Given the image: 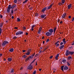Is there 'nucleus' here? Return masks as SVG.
<instances>
[{
	"label": "nucleus",
	"instance_id": "10",
	"mask_svg": "<svg viewBox=\"0 0 74 74\" xmlns=\"http://www.w3.org/2000/svg\"><path fill=\"white\" fill-rule=\"evenodd\" d=\"M66 13H65L62 15V18H66Z\"/></svg>",
	"mask_w": 74,
	"mask_h": 74
},
{
	"label": "nucleus",
	"instance_id": "42",
	"mask_svg": "<svg viewBox=\"0 0 74 74\" xmlns=\"http://www.w3.org/2000/svg\"><path fill=\"white\" fill-rule=\"evenodd\" d=\"M49 41V39H47L46 40V42H48Z\"/></svg>",
	"mask_w": 74,
	"mask_h": 74
},
{
	"label": "nucleus",
	"instance_id": "3",
	"mask_svg": "<svg viewBox=\"0 0 74 74\" xmlns=\"http://www.w3.org/2000/svg\"><path fill=\"white\" fill-rule=\"evenodd\" d=\"M23 33V32H22L21 31H19V32H17L16 33V35L17 36L18 35H19L20 34H22Z\"/></svg>",
	"mask_w": 74,
	"mask_h": 74
},
{
	"label": "nucleus",
	"instance_id": "35",
	"mask_svg": "<svg viewBox=\"0 0 74 74\" xmlns=\"http://www.w3.org/2000/svg\"><path fill=\"white\" fill-rule=\"evenodd\" d=\"M56 45V47H58L59 46V43H57Z\"/></svg>",
	"mask_w": 74,
	"mask_h": 74
},
{
	"label": "nucleus",
	"instance_id": "55",
	"mask_svg": "<svg viewBox=\"0 0 74 74\" xmlns=\"http://www.w3.org/2000/svg\"><path fill=\"white\" fill-rule=\"evenodd\" d=\"M14 29H18V27H14Z\"/></svg>",
	"mask_w": 74,
	"mask_h": 74
},
{
	"label": "nucleus",
	"instance_id": "48",
	"mask_svg": "<svg viewBox=\"0 0 74 74\" xmlns=\"http://www.w3.org/2000/svg\"><path fill=\"white\" fill-rule=\"evenodd\" d=\"M23 28L24 30H25L26 29V27H23Z\"/></svg>",
	"mask_w": 74,
	"mask_h": 74
},
{
	"label": "nucleus",
	"instance_id": "57",
	"mask_svg": "<svg viewBox=\"0 0 74 74\" xmlns=\"http://www.w3.org/2000/svg\"><path fill=\"white\" fill-rule=\"evenodd\" d=\"M23 52H26V50H23Z\"/></svg>",
	"mask_w": 74,
	"mask_h": 74
},
{
	"label": "nucleus",
	"instance_id": "50",
	"mask_svg": "<svg viewBox=\"0 0 74 74\" xmlns=\"http://www.w3.org/2000/svg\"><path fill=\"white\" fill-rule=\"evenodd\" d=\"M53 58V56H50L49 57L50 59H52Z\"/></svg>",
	"mask_w": 74,
	"mask_h": 74
},
{
	"label": "nucleus",
	"instance_id": "52",
	"mask_svg": "<svg viewBox=\"0 0 74 74\" xmlns=\"http://www.w3.org/2000/svg\"><path fill=\"white\" fill-rule=\"evenodd\" d=\"M69 49H71V48H73V47L72 46L71 47H69Z\"/></svg>",
	"mask_w": 74,
	"mask_h": 74
},
{
	"label": "nucleus",
	"instance_id": "33",
	"mask_svg": "<svg viewBox=\"0 0 74 74\" xmlns=\"http://www.w3.org/2000/svg\"><path fill=\"white\" fill-rule=\"evenodd\" d=\"M17 21L18 22H20L21 21V19L19 18H17Z\"/></svg>",
	"mask_w": 74,
	"mask_h": 74
},
{
	"label": "nucleus",
	"instance_id": "4",
	"mask_svg": "<svg viewBox=\"0 0 74 74\" xmlns=\"http://www.w3.org/2000/svg\"><path fill=\"white\" fill-rule=\"evenodd\" d=\"M52 34V33H51L49 32H47L46 33V35L47 36H51Z\"/></svg>",
	"mask_w": 74,
	"mask_h": 74
},
{
	"label": "nucleus",
	"instance_id": "41",
	"mask_svg": "<svg viewBox=\"0 0 74 74\" xmlns=\"http://www.w3.org/2000/svg\"><path fill=\"white\" fill-rule=\"evenodd\" d=\"M36 71H35L32 74H36Z\"/></svg>",
	"mask_w": 74,
	"mask_h": 74
},
{
	"label": "nucleus",
	"instance_id": "26",
	"mask_svg": "<svg viewBox=\"0 0 74 74\" xmlns=\"http://www.w3.org/2000/svg\"><path fill=\"white\" fill-rule=\"evenodd\" d=\"M1 33H2V29L1 28H0V36L1 34Z\"/></svg>",
	"mask_w": 74,
	"mask_h": 74
},
{
	"label": "nucleus",
	"instance_id": "18",
	"mask_svg": "<svg viewBox=\"0 0 74 74\" xmlns=\"http://www.w3.org/2000/svg\"><path fill=\"white\" fill-rule=\"evenodd\" d=\"M52 4H51L48 7L47 10H49V9H50V8H51L52 7Z\"/></svg>",
	"mask_w": 74,
	"mask_h": 74
},
{
	"label": "nucleus",
	"instance_id": "7",
	"mask_svg": "<svg viewBox=\"0 0 74 74\" xmlns=\"http://www.w3.org/2000/svg\"><path fill=\"white\" fill-rule=\"evenodd\" d=\"M65 2V0H62L61 1V3H59V5H62L63 4H64V2Z\"/></svg>",
	"mask_w": 74,
	"mask_h": 74
},
{
	"label": "nucleus",
	"instance_id": "40",
	"mask_svg": "<svg viewBox=\"0 0 74 74\" xmlns=\"http://www.w3.org/2000/svg\"><path fill=\"white\" fill-rule=\"evenodd\" d=\"M58 57H57V56H56L55 57V59H56V60H58Z\"/></svg>",
	"mask_w": 74,
	"mask_h": 74
},
{
	"label": "nucleus",
	"instance_id": "16",
	"mask_svg": "<svg viewBox=\"0 0 74 74\" xmlns=\"http://www.w3.org/2000/svg\"><path fill=\"white\" fill-rule=\"evenodd\" d=\"M64 66H61V69L62 71H64V70H63V69H64Z\"/></svg>",
	"mask_w": 74,
	"mask_h": 74
},
{
	"label": "nucleus",
	"instance_id": "21",
	"mask_svg": "<svg viewBox=\"0 0 74 74\" xmlns=\"http://www.w3.org/2000/svg\"><path fill=\"white\" fill-rule=\"evenodd\" d=\"M41 29L40 28V29H39V31L38 32V34H40V33H41Z\"/></svg>",
	"mask_w": 74,
	"mask_h": 74
},
{
	"label": "nucleus",
	"instance_id": "13",
	"mask_svg": "<svg viewBox=\"0 0 74 74\" xmlns=\"http://www.w3.org/2000/svg\"><path fill=\"white\" fill-rule=\"evenodd\" d=\"M71 7V4H70L69 5H68V10H69V9H70Z\"/></svg>",
	"mask_w": 74,
	"mask_h": 74
},
{
	"label": "nucleus",
	"instance_id": "17",
	"mask_svg": "<svg viewBox=\"0 0 74 74\" xmlns=\"http://www.w3.org/2000/svg\"><path fill=\"white\" fill-rule=\"evenodd\" d=\"M13 51H14V49L13 48H11L9 50V52H13Z\"/></svg>",
	"mask_w": 74,
	"mask_h": 74
},
{
	"label": "nucleus",
	"instance_id": "63",
	"mask_svg": "<svg viewBox=\"0 0 74 74\" xmlns=\"http://www.w3.org/2000/svg\"><path fill=\"white\" fill-rule=\"evenodd\" d=\"M44 39V36H43L42 37V39Z\"/></svg>",
	"mask_w": 74,
	"mask_h": 74
},
{
	"label": "nucleus",
	"instance_id": "24",
	"mask_svg": "<svg viewBox=\"0 0 74 74\" xmlns=\"http://www.w3.org/2000/svg\"><path fill=\"white\" fill-rule=\"evenodd\" d=\"M70 62H67L66 63V64L67 65V66H70Z\"/></svg>",
	"mask_w": 74,
	"mask_h": 74
},
{
	"label": "nucleus",
	"instance_id": "32",
	"mask_svg": "<svg viewBox=\"0 0 74 74\" xmlns=\"http://www.w3.org/2000/svg\"><path fill=\"white\" fill-rule=\"evenodd\" d=\"M29 57H28L27 58H26L25 59V61H26V62H27V60H29Z\"/></svg>",
	"mask_w": 74,
	"mask_h": 74
},
{
	"label": "nucleus",
	"instance_id": "46",
	"mask_svg": "<svg viewBox=\"0 0 74 74\" xmlns=\"http://www.w3.org/2000/svg\"><path fill=\"white\" fill-rule=\"evenodd\" d=\"M13 39L15 40V39H16V38H17V37H16V36H14L13 37Z\"/></svg>",
	"mask_w": 74,
	"mask_h": 74
},
{
	"label": "nucleus",
	"instance_id": "61",
	"mask_svg": "<svg viewBox=\"0 0 74 74\" xmlns=\"http://www.w3.org/2000/svg\"><path fill=\"white\" fill-rule=\"evenodd\" d=\"M33 30H34V29L33 28H32L31 29L32 31H33Z\"/></svg>",
	"mask_w": 74,
	"mask_h": 74
},
{
	"label": "nucleus",
	"instance_id": "20",
	"mask_svg": "<svg viewBox=\"0 0 74 74\" xmlns=\"http://www.w3.org/2000/svg\"><path fill=\"white\" fill-rule=\"evenodd\" d=\"M30 54V53L29 51H27V53H25L26 55H29Z\"/></svg>",
	"mask_w": 74,
	"mask_h": 74
},
{
	"label": "nucleus",
	"instance_id": "5",
	"mask_svg": "<svg viewBox=\"0 0 74 74\" xmlns=\"http://www.w3.org/2000/svg\"><path fill=\"white\" fill-rule=\"evenodd\" d=\"M70 51H69V50H67L66 51V53H65L66 56H68L70 55Z\"/></svg>",
	"mask_w": 74,
	"mask_h": 74
},
{
	"label": "nucleus",
	"instance_id": "45",
	"mask_svg": "<svg viewBox=\"0 0 74 74\" xmlns=\"http://www.w3.org/2000/svg\"><path fill=\"white\" fill-rule=\"evenodd\" d=\"M59 41H58L57 42H56L55 44V45H56V44H58V43L59 42Z\"/></svg>",
	"mask_w": 74,
	"mask_h": 74
},
{
	"label": "nucleus",
	"instance_id": "12",
	"mask_svg": "<svg viewBox=\"0 0 74 74\" xmlns=\"http://www.w3.org/2000/svg\"><path fill=\"white\" fill-rule=\"evenodd\" d=\"M64 45H62L61 46H60L59 48L60 49H63V48H64Z\"/></svg>",
	"mask_w": 74,
	"mask_h": 74
},
{
	"label": "nucleus",
	"instance_id": "49",
	"mask_svg": "<svg viewBox=\"0 0 74 74\" xmlns=\"http://www.w3.org/2000/svg\"><path fill=\"white\" fill-rule=\"evenodd\" d=\"M34 61L33 60V61L31 62V63L30 64H32V63H34Z\"/></svg>",
	"mask_w": 74,
	"mask_h": 74
},
{
	"label": "nucleus",
	"instance_id": "60",
	"mask_svg": "<svg viewBox=\"0 0 74 74\" xmlns=\"http://www.w3.org/2000/svg\"><path fill=\"white\" fill-rule=\"evenodd\" d=\"M28 0H25V3H26L27 2V1H28Z\"/></svg>",
	"mask_w": 74,
	"mask_h": 74
},
{
	"label": "nucleus",
	"instance_id": "27",
	"mask_svg": "<svg viewBox=\"0 0 74 74\" xmlns=\"http://www.w3.org/2000/svg\"><path fill=\"white\" fill-rule=\"evenodd\" d=\"M5 42L4 41L3 43H2V46H4L5 45Z\"/></svg>",
	"mask_w": 74,
	"mask_h": 74
},
{
	"label": "nucleus",
	"instance_id": "25",
	"mask_svg": "<svg viewBox=\"0 0 74 74\" xmlns=\"http://www.w3.org/2000/svg\"><path fill=\"white\" fill-rule=\"evenodd\" d=\"M71 59H72V57H71V56H69L68 58V60H70Z\"/></svg>",
	"mask_w": 74,
	"mask_h": 74
},
{
	"label": "nucleus",
	"instance_id": "64",
	"mask_svg": "<svg viewBox=\"0 0 74 74\" xmlns=\"http://www.w3.org/2000/svg\"><path fill=\"white\" fill-rule=\"evenodd\" d=\"M26 35H28V33L26 32L25 34Z\"/></svg>",
	"mask_w": 74,
	"mask_h": 74
},
{
	"label": "nucleus",
	"instance_id": "30",
	"mask_svg": "<svg viewBox=\"0 0 74 74\" xmlns=\"http://www.w3.org/2000/svg\"><path fill=\"white\" fill-rule=\"evenodd\" d=\"M14 70L13 69H12L10 71V73H14Z\"/></svg>",
	"mask_w": 74,
	"mask_h": 74
},
{
	"label": "nucleus",
	"instance_id": "53",
	"mask_svg": "<svg viewBox=\"0 0 74 74\" xmlns=\"http://www.w3.org/2000/svg\"><path fill=\"white\" fill-rule=\"evenodd\" d=\"M59 54H58L56 56L58 57L59 56Z\"/></svg>",
	"mask_w": 74,
	"mask_h": 74
},
{
	"label": "nucleus",
	"instance_id": "37",
	"mask_svg": "<svg viewBox=\"0 0 74 74\" xmlns=\"http://www.w3.org/2000/svg\"><path fill=\"white\" fill-rule=\"evenodd\" d=\"M14 3H17V0H14Z\"/></svg>",
	"mask_w": 74,
	"mask_h": 74
},
{
	"label": "nucleus",
	"instance_id": "8",
	"mask_svg": "<svg viewBox=\"0 0 74 74\" xmlns=\"http://www.w3.org/2000/svg\"><path fill=\"white\" fill-rule=\"evenodd\" d=\"M45 16H46V14H44L41 15L40 16V18H41L42 19L43 18H44V17H45Z\"/></svg>",
	"mask_w": 74,
	"mask_h": 74
},
{
	"label": "nucleus",
	"instance_id": "58",
	"mask_svg": "<svg viewBox=\"0 0 74 74\" xmlns=\"http://www.w3.org/2000/svg\"><path fill=\"white\" fill-rule=\"evenodd\" d=\"M59 21H60V19H58V23H59Z\"/></svg>",
	"mask_w": 74,
	"mask_h": 74
},
{
	"label": "nucleus",
	"instance_id": "62",
	"mask_svg": "<svg viewBox=\"0 0 74 74\" xmlns=\"http://www.w3.org/2000/svg\"><path fill=\"white\" fill-rule=\"evenodd\" d=\"M69 18H71V16H69Z\"/></svg>",
	"mask_w": 74,
	"mask_h": 74
},
{
	"label": "nucleus",
	"instance_id": "29",
	"mask_svg": "<svg viewBox=\"0 0 74 74\" xmlns=\"http://www.w3.org/2000/svg\"><path fill=\"white\" fill-rule=\"evenodd\" d=\"M35 54H36V53H33L32 54V55H31V56H32L33 57L34 56Z\"/></svg>",
	"mask_w": 74,
	"mask_h": 74
},
{
	"label": "nucleus",
	"instance_id": "36",
	"mask_svg": "<svg viewBox=\"0 0 74 74\" xmlns=\"http://www.w3.org/2000/svg\"><path fill=\"white\" fill-rule=\"evenodd\" d=\"M26 57H27V56H26V55H24L23 56V58H26Z\"/></svg>",
	"mask_w": 74,
	"mask_h": 74
},
{
	"label": "nucleus",
	"instance_id": "44",
	"mask_svg": "<svg viewBox=\"0 0 74 74\" xmlns=\"http://www.w3.org/2000/svg\"><path fill=\"white\" fill-rule=\"evenodd\" d=\"M32 51V50L31 49H28V51H29V52L30 53V52H31V51Z\"/></svg>",
	"mask_w": 74,
	"mask_h": 74
},
{
	"label": "nucleus",
	"instance_id": "51",
	"mask_svg": "<svg viewBox=\"0 0 74 74\" xmlns=\"http://www.w3.org/2000/svg\"><path fill=\"white\" fill-rule=\"evenodd\" d=\"M0 18H3V16H2V15H1V14H0Z\"/></svg>",
	"mask_w": 74,
	"mask_h": 74
},
{
	"label": "nucleus",
	"instance_id": "43",
	"mask_svg": "<svg viewBox=\"0 0 74 74\" xmlns=\"http://www.w3.org/2000/svg\"><path fill=\"white\" fill-rule=\"evenodd\" d=\"M38 13H36L35 14L36 16H38Z\"/></svg>",
	"mask_w": 74,
	"mask_h": 74
},
{
	"label": "nucleus",
	"instance_id": "31",
	"mask_svg": "<svg viewBox=\"0 0 74 74\" xmlns=\"http://www.w3.org/2000/svg\"><path fill=\"white\" fill-rule=\"evenodd\" d=\"M28 58L29 59H30H30H32V58H33V57L32 56V55H31V56H29Z\"/></svg>",
	"mask_w": 74,
	"mask_h": 74
},
{
	"label": "nucleus",
	"instance_id": "22",
	"mask_svg": "<svg viewBox=\"0 0 74 74\" xmlns=\"http://www.w3.org/2000/svg\"><path fill=\"white\" fill-rule=\"evenodd\" d=\"M13 14H14V10H13V9H12L11 10V13H10V14L13 15Z\"/></svg>",
	"mask_w": 74,
	"mask_h": 74
},
{
	"label": "nucleus",
	"instance_id": "39",
	"mask_svg": "<svg viewBox=\"0 0 74 74\" xmlns=\"http://www.w3.org/2000/svg\"><path fill=\"white\" fill-rule=\"evenodd\" d=\"M63 42H61L60 43V46H61L62 45H63Z\"/></svg>",
	"mask_w": 74,
	"mask_h": 74
},
{
	"label": "nucleus",
	"instance_id": "28",
	"mask_svg": "<svg viewBox=\"0 0 74 74\" xmlns=\"http://www.w3.org/2000/svg\"><path fill=\"white\" fill-rule=\"evenodd\" d=\"M56 28L55 27L53 29L54 34H55V32H56Z\"/></svg>",
	"mask_w": 74,
	"mask_h": 74
},
{
	"label": "nucleus",
	"instance_id": "56",
	"mask_svg": "<svg viewBox=\"0 0 74 74\" xmlns=\"http://www.w3.org/2000/svg\"><path fill=\"white\" fill-rule=\"evenodd\" d=\"M23 69V67H21V68L20 69V70H22Z\"/></svg>",
	"mask_w": 74,
	"mask_h": 74
},
{
	"label": "nucleus",
	"instance_id": "9",
	"mask_svg": "<svg viewBox=\"0 0 74 74\" xmlns=\"http://www.w3.org/2000/svg\"><path fill=\"white\" fill-rule=\"evenodd\" d=\"M64 70H67L69 69V67L67 66H65L64 67Z\"/></svg>",
	"mask_w": 74,
	"mask_h": 74
},
{
	"label": "nucleus",
	"instance_id": "2",
	"mask_svg": "<svg viewBox=\"0 0 74 74\" xmlns=\"http://www.w3.org/2000/svg\"><path fill=\"white\" fill-rule=\"evenodd\" d=\"M33 67L32 66V65L30 64L28 66L27 70H32V69H33Z\"/></svg>",
	"mask_w": 74,
	"mask_h": 74
},
{
	"label": "nucleus",
	"instance_id": "15",
	"mask_svg": "<svg viewBox=\"0 0 74 74\" xmlns=\"http://www.w3.org/2000/svg\"><path fill=\"white\" fill-rule=\"evenodd\" d=\"M8 61H9V62H11V61H12V58H8Z\"/></svg>",
	"mask_w": 74,
	"mask_h": 74
},
{
	"label": "nucleus",
	"instance_id": "1",
	"mask_svg": "<svg viewBox=\"0 0 74 74\" xmlns=\"http://www.w3.org/2000/svg\"><path fill=\"white\" fill-rule=\"evenodd\" d=\"M15 7H17V6L15 4H14L12 5H8V9L7 10V12L8 13H10V9H14Z\"/></svg>",
	"mask_w": 74,
	"mask_h": 74
},
{
	"label": "nucleus",
	"instance_id": "6",
	"mask_svg": "<svg viewBox=\"0 0 74 74\" xmlns=\"http://www.w3.org/2000/svg\"><path fill=\"white\" fill-rule=\"evenodd\" d=\"M47 9V7H45V8H43L42 10H41V12H43V13H44L45 11H46V10Z\"/></svg>",
	"mask_w": 74,
	"mask_h": 74
},
{
	"label": "nucleus",
	"instance_id": "23",
	"mask_svg": "<svg viewBox=\"0 0 74 74\" xmlns=\"http://www.w3.org/2000/svg\"><path fill=\"white\" fill-rule=\"evenodd\" d=\"M66 61H67V60H66L63 59L62 60V62L64 63H66Z\"/></svg>",
	"mask_w": 74,
	"mask_h": 74
},
{
	"label": "nucleus",
	"instance_id": "38",
	"mask_svg": "<svg viewBox=\"0 0 74 74\" xmlns=\"http://www.w3.org/2000/svg\"><path fill=\"white\" fill-rule=\"evenodd\" d=\"M4 42H5V44H7L8 43V42L7 41H4Z\"/></svg>",
	"mask_w": 74,
	"mask_h": 74
},
{
	"label": "nucleus",
	"instance_id": "54",
	"mask_svg": "<svg viewBox=\"0 0 74 74\" xmlns=\"http://www.w3.org/2000/svg\"><path fill=\"white\" fill-rule=\"evenodd\" d=\"M37 55H38V54H36L35 56V57H36V56H37Z\"/></svg>",
	"mask_w": 74,
	"mask_h": 74
},
{
	"label": "nucleus",
	"instance_id": "19",
	"mask_svg": "<svg viewBox=\"0 0 74 74\" xmlns=\"http://www.w3.org/2000/svg\"><path fill=\"white\" fill-rule=\"evenodd\" d=\"M74 51H71L70 52V55H73L74 54Z\"/></svg>",
	"mask_w": 74,
	"mask_h": 74
},
{
	"label": "nucleus",
	"instance_id": "34",
	"mask_svg": "<svg viewBox=\"0 0 74 74\" xmlns=\"http://www.w3.org/2000/svg\"><path fill=\"white\" fill-rule=\"evenodd\" d=\"M3 24L1 23L0 24V27H3Z\"/></svg>",
	"mask_w": 74,
	"mask_h": 74
},
{
	"label": "nucleus",
	"instance_id": "11",
	"mask_svg": "<svg viewBox=\"0 0 74 74\" xmlns=\"http://www.w3.org/2000/svg\"><path fill=\"white\" fill-rule=\"evenodd\" d=\"M48 31L51 33H52L53 32V29H49Z\"/></svg>",
	"mask_w": 74,
	"mask_h": 74
},
{
	"label": "nucleus",
	"instance_id": "47",
	"mask_svg": "<svg viewBox=\"0 0 74 74\" xmlns=\"http://www.w3.org/2000/svg\"><path fill=\"white\" fill-rule=\"evenodd\" d=\"M35 25H32V28H33L34 27H35Z\"/></svg>",
	"mask_w": 74,
	"mask_h": 74
},
{
	"label": "nucleus",
	"instance_id": "14",
	"mask_svg": "<svg viewBox=\"0 0 74 74\" xmlns=\"http://www.w3.org/2000/svg\"><path fill=\"white\" fill-rule=\"evenodd\" d=\"M65 40H66V39L65 38L63 39L62 40V42H63L64 44H66V41Z\"/></svg>",
	"mask_w": 74,
	"mask_h": 74
},
{
	"label": "nucleus",
	"instance_id": "59",
	"mask_svg": "<svg viewBox=\"0 0 74 74\" xmlns=\"http://www.w3.org/2000/svg\"><path fill=\"white\" fill-rule=\"evenodd\" d=\"M12 19H14V16H12Z\"/></svg>",
	"mask_w": 74,
	"mask_h": 74
}]
</instances>
